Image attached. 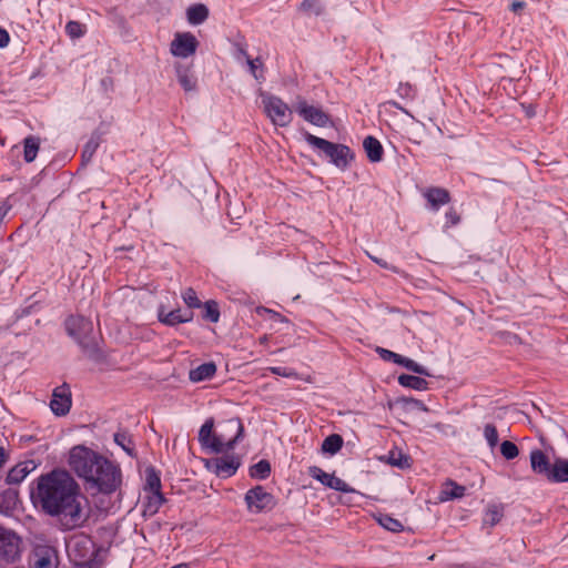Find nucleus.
<instances>
[{"mask_svg":"<svg viewBox=\"0 0 568 568\" xmlns=\"http://www.w3.org/2000/svg\"><path fill=\"white\" fill-rule=\"evenodd\" d=\"M89 545H91V540L87 539V538L77 539L69 544L68 549H69L70 554H73L77 551L81 552L80 558L75 559L77 565L82 566V565H85L90 560V556H89L90 549L88 547Z\"/></svg>","mask_w":568,"mask_h":568,"instance_id":"20","label":"nucleus"},{"mask_svg":"<svg viewBox=\"0 0 568 568\" xmlns=\"http://www.w3.org/2000/svg\"><path fill=\"white\" fill-rule=\"evenodd\" d=\"M148 495L145 496L144 501V515H154L159 511L160 507L165 501V498L161 491H146Z\"/></svg>","mask_w":568,"mask_h":568,"instance_id":"21","label":"nucleus"},{"mask_svg":"<svg viewBox=\"0 0 568 568\" xmlns=\"http://www.w3.org/2000/svg\"><path fill=\"white\" fill-rule=\"evenodd\" d=\"M271 474V465L266 459H262L250 467V476L255 479H265Z\"/></svg>","mask_w":568,"mask_h":568,"instance_id":"31","label":"nucleus"},{"mask_svg":"<svg viewBox=\"0 0 568 568\" xmlns=\"http://www.w3.org/2000/svg\"><path fill=\"white\" fill-rule=\"evenodd\" d=\"M369 258L372 261H374L376 264H378L381 267L383 268H386V270H392L394 272H396V267L389 265L385 260L383 258H379V257H376V256H373L371 254H368Z\"/></svg>","mask_w":568,"mask_h":568,"instance_id":"52","label":"nucleus"},{"mask_svg":"<svg viewBox=\"0 0 568 568\" xmlns=\"http://www.w3.org/2000/svg\"><path fill=\"white\" fill-rule=\"evenodd\" d=\"M64 325L68 335L84 352H90L94 348L93 324L90 320L80 315H72L65 320Z\"/></svg>","mask_w":568,"mask_h":568,"instance_id":"5","label":"nucleus"},{"mask_svg":"<svg viewBox=\"0 0 568 568\" xmlns=\"http://www.w3.org/2000/svg\"><path fill=\"white\" fill-rule=\"evenodd\" d=\"M501 517V508L497 505H490L484 515L483 524L485 526L494 527L500 521Z\"/></svg>","mask_w":568,"mask_h":568,"instance_id":"34","label":"nucleus"},{"mask_svg":"<svg viewBox=\"0 0 568 568\" xmlns=\"http://www.w3.org/2000/svg\"><path fill=\"white\" fill-rule=\"evenodd\" d=\"M387 104H389V105L400 110L405 114H409L408 111L406 109H404L397 101L390 100V101L387 102Z\"/></svg>","mask_w":568,"mask_h":568,"instance_id":"56","label":"nucleus"},{"mask_svg":"<svg viewBox=\"0 0 568 568\" xmlns=\"http://www.w3.org/2000/svg\"><path fill=\"white\" fill-rule=\"evenodd\" d=\"M500 453L507 460H511L519 455V449L513 442L505 440L500 444Z\"/></svg>","mask_w":568,"mask_h":568,"instance_id":"41","label":"nucleus"},{"mask_svg":"<svg viewBox=\"0 0 568 568\" xmlns=\"http://www.w3.org/2000/svg\"><path fill=\"white\" fill-rule=\"evenodd\" d=\"M178 80L186 92L195 90L196 81L186 70L178 69Z\"/></svg>","mask_w":568,"mask_h":568,"instance_id":"39","label":"nucleus"},{"mask_svg":"<svg viewBox=\"0 0 568 568\" xmlns=\"http://www.w3.org/2000/svg\"><path fill=\"white\" fill-rule=\"evenodd\" d=\"M526 7L524 1H514L510 6L511 11L518 12Z\"/></svg>","mask_w":568,"mask_h":568,"instance_id":"54","label":"nucleus"},{"mask_svg":"<svg viewBox=\"0 0 568 568\" xmlns=\"http://www.w3.org/2000/svg\"><path fill=\"white\" fill-rule=\"evenodd\" d=\"M72 405L70 386L64 383L53 389L50 408L55 416H64Z\"/></svg>","mask_w":568,"mask_h":568,"instance_id":"10","label":"nucleus"},{"mask_svg":"<svg viewBox=\"0 0 568 568\" xmlns=\"http://www.w3.org/2000/svg\"><path fill=\"white\" fill-rule=\"evenodd\" d=\"M484 437L490 448H494L499 440L498 432L495 425L486 424L484 427Z\"/></svg>","mask_w":568,"mask_h":568,"instance_id":"40","label":"nucleus"},{"mask_svg":"<svg viewBox=\"0 0 568 568\" xmlns=\"http://www.w3.org/2000/svg\"><path fill=\"white\" fill-rule=\"evenodd\" d=\"M398 383L404 387H408L416 390H425L428 388V382L425 378L415 375L402 374L398 377Z\"/></svg>","mask_w":568,"mask_h":568,"instance_id":"25","label":"nucleus"},{"mask_svg":"<svg viewBox=\"0 0 568 568\" xmlns=\"http://www.w3.org/2000/svg\"><path fill=\"white\" fill-rule=\"evenodd\" d=\"M446 227L455 226L460 222V216L455 209L450 207L446 214Z\"/></svg>","mask_w":568,"mask_h":568,"instance_id":"48","label":"nucleus"},{"mask_svg":"<svg viewBox=\"0 0 568 568\" xmlns=\"http://www.w3.org/2000/svg\"><path fill=\"white\" fill-rule=\"evenodd\" d=\"M261 312H263V313L267 314V315H268V317H270L271 320H274V321H281V322L286 321V320H285V318L280 314V313H277V312H275V311H272V310H270V308H265V307H263V308H261V310L258 311V313H261Z\"/></svg>","mask_w":568,"mask_h":568,"instance_id":"50","label":"nucleus"},{"mask_svg":"<svg viewBox=\"0 0 568 568\" xmlns=\"http://www.w3.org/2000/svg\"><path fill=\"white\" fill-rule=\"evenodd\" d=\"M376 353L384 361L393 362L395 364H397L398 359L400 358V354L394 353V352H392L389 349H386V348H383V347H377L376 348Z\"/></svg>","mask_w":568,"mask_h":568,"instance_id":"46","label":"nucleus"},{"mask_svg":"<svg viewBox=\"0 0 568 568\" xmlns=\"http://www.w3.org/2000/svg\"><path fill=\"white\" fill-rule=\"evenodd\" d=\"M24 144V151H23V158L24 161L30 163L32 162L38 154L39 151V139L32 135H29L23 141Z\"/></svg>","mask_w":568,"mask_h":568,"instance_id":"29","label":"nucleus"},{"mask_svg":"<svg viewBox=\"0 0 568 568\" xmlns=\"http://www.w3.org/2000/svg\"><path fill=\"white\" fill-rule=\"evenodd\" d=\"M363 148L371 162L376 163L383 160L384 149L376 138L372 135L366 136L363 141Z\"/></svg>","mask_w":568,"mask_h":568,"instance_id":"18","label":"nucleus"},{"mask_svg":"<svg viewBox=\"0 0 568 568\" xmlns=\"http://www.w3.org/2000/svg\"><path fill=\"white\" fill-rule=\"evenodd\" d=\"M308 475L331 489L341 493H356V490L343 479L334 476L333 474L325 473L318 466H311L308 468Z\"/></svg>","mask_w":568,"mask_h":568,"instance_id":"9","label":"nucleus"},{"mask_svg":"<svg viewBox=\"0 0 568 568\" xmlns=\"http://www.w3.org/2000/svg\"><path fill=\"white\" fill-rule=\"evenodd\" d=\"M244 499L247 509L254 514L272 510L276 505L274 496L267 493L262 486H255L248 489Z\"/></svg>","mask_w":568,"mask_h":568,"instance_id":"7","label":"nucleus"},{"mask_svg":"<svg viewBox=\"0 0 568 568\" xmlns=\"http://www.w3.org/2000/svg\"><path fill=\"white\" fill-rule=\"evenodd\" d=\"M18 540L19 539L13 531H11L0 525V548L7 546L10 548V551L13 548L17 549Z\"/></svg>","mask_w":568,"mask_h":568,"instance_id":"36","label":"nucleus"},{"mask_svg":"<svg viewBox=\"0 0 568 568\" xmlns=\"http://www.w3.org/2000/svg\"><path fill=\"white\" fill-rule=\"evenodd\" d=\"M36 463L33 460H26L17 464L12 467L6 477V481L9 485L20 484L32 470L36 469Z\"/></svg>","mask_w":568,"mask_h":568,"instance_id":"15","label":"nucleus"},{"mask_svg":"<svg viewBox=\"0 0 568 568\" xmlns=\"http://www.w3.org/2000/svg\"><path fill=\"white\" fill-rule=\"evenodd\" d=\"M186 16H187V21L191 24L197 26V24L203 23L207 19L209 9L206 8V6H204L202 3L193 4L187 9Z\"/></svg>","mask_w":568,"mask_h":568,"instance_id":"23","label":"nucleus"},{"mask_svg":"<svg viewBox=\"0 0 568 568\" xmlns=\"http://www.w3.org/2000/svg\"><path fill=\"white\" fill-rule=\"evenodd\" d=\"M216 373V365L213 362L203 363L196 368L191 369L189 377L192 382H203L211 379Z\"/></svg>","mask_w":568,"mask_h":568,"instance_id":"19","label":"nucleus"},{"mask_svg":"<svg viewBox=\"0 0 568 568\" xmlns=\"http://www.w3.org/2000/svg\"><path fill=\"white\" fill-rule=\"evenodd\" d=\"M8 458V454L3 447H0V469L3 467Z\"/></svg>","mask_w":568,"mask_h":568,"instance_id":"55","label":"nucleus"},{"mask_svg":"<svg viewBox=\"0 0 568 568\" xmlns=\"http://www.w3.org/2000/svg\"><path fill=\"white\" fill-rule=\"evenodd\" d=\"M244 435V426L239 417L219 423L214 432V419L207 418L199 430L202 448L214 454L232 450Z\"/></svg>","mask_w":568,"mask_h":568,"instance_id":"3","label":"nucleus"},{"mask_svg":"<svg viewBox=\"0 0 568 568\" xmlns=\"http://www.w3.org/2000/svg\"><path fill=\"white\" fill-rule=\"evenodd\" d=\"M550 483H568V458L556 457L552 462Z\"/></svg>","mask_w":568,"mask_h":568,"instance_id":"17","label":"nucleus"},{"mask_svg":"<svg viewBox=\"0 0 568 568\" xmlns=\"http://www.w3.org/2000/svg\"><path fill=\"white\" fill-rule=\"evenodd\" d=\"M10 36L8 31L3 28H0V48H6L9 44Z\"/></svg>","mask_w":568,"mask_h":568,"instance_id":"53","label":"nucleus"},{"mask_svg":"<svg viewBox=\"0 0 568 568\" xmlns=\"http://www.w3.org/2000/svg\"><path fill=\"white\" fill-rule=\"evenodd\" d=\"M68 463L88 490L111 495L122 485L120 466L83 445L70 449Z\"/></svg>","mask_w":568,"mask_h":568,"instance_id":"2","label":"nucleus"},{"mask_svg":"<svg viewBox=\"0 0 568 568\" xmlns=\"http://www.w3.org/2000/svg\"><path fill=\"white\" fill-rule=\"evenodd\" d=\"M264 110L271 121L278 126H287L292 121V111L280 98L274 95L263 97Z\"/></svg>","mask_w":568,"mask_h":568,"instance_id":"6","label":"nucleus"},{"mask_svg":"<svg viewBox=\"0 0 568 568\" xmlns=\"http://www.w3.org/2000/svg\"><path fill=\"white\" fill-rule=\"evenodd\" d=\"M397 365L404 366L408 371H410L415 374H418V375L432 376V374L425 366H423V365L418 364L417 362H415L408 357H405L403 355H400V358L398 359Z\"/></svg>","mask_w":568,"mask_h":568,"instance_id":"32","label":"nucleus"},{"mask_svg":"<svg viewBox=\"0 0 568 568\" xmlns=\"http://www.w3.org/2000/svg\"><path fill=\"white\" fill-rule=\"evenodd\" d=\"M343 446V438L338 434L327 436L322 443V450L331 455L336 454Z\"/></svg>","mask_w":568,"mask_h":568,"instance_id":"30","label":"nucleus"},{"mask_svg":"<svg viewBox=\"0 0 568 568\" xmlns=\"http://www.w3.org/2000/svg\"><path fill=\"white\" fill-rule=\"evenodd\" d=\"M427 201V209L437 212L439 209L450 202V194L444 187L432 186L423 192Z\"/></svg>","mask_w":568,"mask_h":568,"instance_id":"13","label":"nucleus"},{"mask_svg":"<svg viewBox=\"0 0 568 568\" xmlns=\"http://www.w3.org/2000/svg\"><path fill=\"white\" fill-rule=\"evenodd\" d=\"M530 466L534 473L545 477L547 480L549 479L552 463L542 450L534 449L530 452Z\"/></svg>","mask_w":568,"mask_h":568,"instance_id":"14","label":"nucleus"},{"mask_svg":"<svg viewBox=\"0 0 568 568\" xmlns=\"http://www.w3.org/2000/svg\"><path fill=\"white\" fill-rule=\"evenodd\" d=\"M101 143V135L97 132L92 133L82 150V162L89 163L95 154Z\"/></svg>","mask_w":568,"mask_h":568,"instance_id":"26","label":"nucleus"},{"mask_svg":"<svg viewBox=\"0 0 568 568\" xmlns=\"http://www.w3.org/2000/svg\"><path fill=\"white\" fill-rule=\"evenodd\" d=\"M234 57L237 61L245 60L247 62V58H250L246 49L242 47L241 44H236Z\"/></svg>","mask_w":568,"mask_h":568,"instance_id":"49","label":"nucleus"},{"mask_svg":"<svg viewBox=\"0 0 568 568\" xmlns=\"http://www.w3.org/2000/svg\"><path fill=\"white\" fill-rule=\"evenodd\" d=\"M296 112L307 122L325 128L329 124V116L321 108L307 104L305 100H298L295 105Z\"/></svg>","mask_w":568,"mask_h":568,"instance_id":"11","label":"nucleus"},{"mask_svg":"<svg viewBox=\"0 0 568 568\" xmlns=\"http://www.w3.org/2000/svg\"><path fill=\"white\" fill-rule=\"evenodd\" d=\"M272 374L283 377H297V373L288 367L274 366L268 368Z\"/></svg>","mask_w":568,"mask_h":568,"instance_id":"47","label":"nucleus"},{"mask_svg":"<svg viewBox=\"0 0 568 568\" xmlns=\"http://www.w3.org/2000/svg\"><path fill=\"white\" fill-rule=\"evenodd\" d=\"M388 463L392 466L398 467L400 469H406L410 467V457L408 455L403 454L398 450H390L388 454Z\"/></svg>","mask_w":568,"mask_h":568,"instance_id":"35","label":"nucleus"},{"mask_svg":"<svg viewBox=\"0 0 568 568\" xmlns=\"http://www.w3.org/2000/svg\"><path fill=\"white\" fill-rule=\"evenodd\" d=\"M181 316H182V318H187V323H189L193 320V312H191V311L182 312L181 311Z\"/></svg>","mask_w":568,"mask_h":568,"instance_id":"57","label":"nucleus"},{"mask_svg":"<svg viewBox=\"0 0 568 568\" xmlns=\"http://www.w3.org/2000/svg\"><path fill=\"white\" fill-rule=\"evenodd\" d=\"M199 42L191 32L176 33L171 42V53L179 58H189L195 53Z\"/></svg>","mask_w":568,"mask_h":568,"instance_id":"8","label":"nucleus"},{"mask_svg":"<svg viewBox=\"0 0 568 568\" xmlns=\"http://www.w3.org/2000/svg\"><path fill=\"white\" fill-rule=\"evenodd\" d=\"M402 402H404L405 404H410L413 405L414 407H416L417 409H420V410H426L427 408L425 407L424 403L419 399H415V398H402Z\"/></svg>","mask_w":568,"mask_h":568,"instance_id":"51","label":"nucleus"},{"mask_svg":"<svg viewBox=\"0 0 568 568\" xmlns=\"http://www.w3.org/2000/svg\"><path fill=\"white\" fill-rule=\"evenodd\" d=\"M301 10L320 16L323 12V6L320 0H303Z\"/></svg>","mask_w":568,"mask_h":568,"instance_id":"43","label":"nucleus"},{"mask_svg":"<svg viewBox=\"0 0 568 568\" xmlns=\"http://www.w3.org/2000/svg\"><path fill=\"white\" fill-rule=\"evenodd\" d=\"M145 491H161V479L159 471L154 467L145 469Z\"/></svg>","mask_w":568,"mask_h":568,"instance_id":"28","label":"nucleus"},{"mask_svg":"<svg viewBox=\"0 0 568 568\" xmlns=\"http://www.w3.org/2000/svg\"><path fill=\"white\" fill-rule=\"evenodd\" d=\"M217 476L226 478L234 475L240 467V460L235 456H224L213 460Z\"/></svg>","mask_w":568,"mask_h":568,"instance_id":"16","label":"nucleus"},{"mask_svg":"<svg viewBox=\"0 0 568 568\" xmlns=\"http://www.w3.org/2000/svg\"><path fill=\"white\" fill-rule=\"evenodd\" d=\"M182 297H183L184 303L190 308H196V307L201 306V302L197 298L196 292L191 287L185 290V292L182 294Z\"/></svg>","mask_w":568,"mask_h":568,"instance_id":"44","label":"nucleus"},{"mask_svg":"<svg viewBox=\"0 0 568 568\" xmlns=\"http://www.w3.org/2000/svg\"><path fill=\"white\" fill-rule=\"evenodd\" d=\"M57 550L49 545H37L32 552V567L33 568H55L57 567Z\"/></svg>","mask_w":568,"mask_h":568,"instance_id":"12","label":"nucleus"},{"mask_svg":"<svg viewBox=\"0 0 568 568\" xmlns=\"http://www.w3.org/2000/svg\"><path fill=\"white\" fill-rule=\"evenodd\" d=\"M246 64L248 67L250 73L254 77L255 80H257L258 82L264 81L263 62L261 61L260 58H247Z\"/></svg>","mask_w":568,"mask_h":568,"instance_id":"38","label":"nucleus"},{"mask_svg":"<svg viewBox=\"0 0 568 568\" xmlns=\"http://www.w3.org/2000/svg\"><path fill=\"white\" fill-rule=\"evenodd\" d=\"M304 139L308 145L318 150L332 164L341 170H346L354 160V153L345 144L334 143L308 132H305Z\"/></svg>","mask_w":568,"mask_h":568,"instance_id":"4","label":"nucleus"},{"mask_svg":"<svg viewBox=\"0 0 568 568\" xmlns=\"http://www.w3.org/2000/svg\"><path fill=\"white\" fill-rule=\"evenodd\" d=\"M190 567V564H179V565H175L171 568H189Z\"/></svg>","mask_w":568,"mask_h":568,"instance_id":"58","label":"nucleus"},{"mask_svg":"<svg viewBox=\"0 0 568 568\" xmlns=\"http://www.w3.org/2000/svg\"><path fill=\"white\" fill-rule=\"evenodd\" d=\"M466 488L456 484L453 480H447L440 491V500L447 501L462 498L465 495Z\"/></svg>","mask_w":568,"mask_h":568,"instance_id":"22","label":"nucleus"},{"mask_svg":"<svg viewBox=\"0 0 568 568\" xmlns=\"http://www.w3.org/2000/svg\"><path fill=\"white\" fill-rule=\"evenodd\" d=\"M114 443L120 446L130 457H136L134 444L126 432H116L113 435Z\"/></svg>","mask_w":568,"mask_h":568,"instance_id":"27","label":"nucleus"},{"mask_svg":"<svg viewBox=\"0 0 568 568\" xmlns=\"http://www.w3.org/2000/svg\"><path fill=\"white\" fill-rule=\"evenodd\" d=\"M32 496L44 514L58 518L64 531L83 527L88 521L89 516L83 509L85 498L81 495L79 484L64 469H53L41 475Z\"/></svg>","mask_w":568,"mask_h":568,"instance_id":"1","label":"nucleus"},{"mask_svg":"<svg viewBox=\"0 0 568 568\" xmlns=\"http://www.w3.org/2000/svg\"><path fill=\"white\" fill-rule=\"evenodd\" d=\"M203 318L211 322L216 323L220 320V308L217 302L210 300L206 301L203 305Z\"/></svg>","mask_w":568,"mask_h":568,"instance_id":"37","label":"nucleus"},{"mask_svg":"<svg viewBox=\"0 0 568 568\" xmlns=\"http://www.w3.org/2000/svg\"><path fill=\"white\" fill-rule=\"evenodd\" d=\"M158 318L161 323L168 326H175L181 323H187V318H182L180 308L165 313L164 308L161 306L158 312Z\"/></svg>","mask_w":568,"mask_h":568,"instance_id":"24","label":"nucleus"},{"mask_svg":"<svg viewBox=\"0 0 568 568\" xmlns=\"http://www.w3.org/2000/svg\"><path fill=\"white\" fill-rule=\"evenodd\" d=\"M396 93L402 99L413 100L416 95V90L409 83H399Z\"/></svg>","mask_w":568,"mask_h":568,"instance_id":"45","label":"nucleus"},{"mask_svg":"<svg viewBox=\"0 0 568 568\" xmlns=\"http://www.w3.org/2000/svg\"><path fill=\"white\" fill-rule=\"evenodd\" d=\"M65 32L69 37L77 39L84 34L85 28L79 21H69L65 26Z\"/></svg>","mask_w":568,"mask_h":568,"instance_id":"42","label":"nucleus"},{"mask_svg":"<svg viewBox=\"0 0 568 568\" xmlns=\"http://www.w3.org/2000/svg\"><path fill=\"white\" fill-rule=\"evenodd\" d=\"M377 521L382 527L392 532H399L404 529V525L398 519L393 518L387 514H381L377 517Z\"/></svg>","mask_w":568,"mask_h":568,"instance_id":"33","label":"nucleus"}]
</instances>
